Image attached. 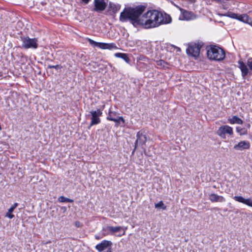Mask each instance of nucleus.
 I'll use <instances>...</instances> for the list:
<instances>
[{"label":"nucleus","instance_id":"nucleus-12","mask_svg":"<svg viewBox=\"0 0 252 252\" xmlns=\"http://www.w3.org/2000/svg\"><path fill=\"white\" fill-rule=\"evenodd\" d=\"M94 10L97 12L103 11L107 6L105 0H94Z\"/></svg>","mask_w":252,"mask_h":252},{"label":"nucleus","instance_id":"nucleus-39","mask_svg":"<svg viewBox=\"0 0 252 252\" xmlns=\"http://www.w3.org/2000/svg\"><path fill=\"white\" fill-rule=\"evenodd\" d=\"M191 2H194V0H189Z\"/></svg>","mask_w":252,"mask_h":252},{"label":"nucleus","instance_id":"nucleus-34","mask_svg":"<svg viewBox=\"0 0 252 252\" xmlns=\"http://www.w3.org/2000/svg\"><path fill=\"white\" fill-rule=\"evenodd\" d=\"M211 2H213V1H212L211 0H207V3L209 4H211Z\"/></svg>","mask_w":252,"mask_h":252},{"label":"nucleus","instance_id":"nucleus-17","mask_svg":"<svg viewBox=\"0 0 252 252\" xmlns=\"http://www.w3.org/2000/svg\"><path fill=\"white\" fill-rule=\"evenodd\" d=\"M137 139L135 142V144L137 145L138 143L139 144H144L147 141V137L145 135L143 134V133L139 131L137 133Z\"/></svg>","mask_w":252,"mask_h":252},{"label":"nucleus","instance_id":"nucleus-5","mask_svg":"<svg viewBox=\"0 0 252 252\" xmlns=\"http://www.w3.org/2000/svg\"><path fill=\"white\" fill-rule=\"evenodd\" d=\"M22 42V47L26 49H36L38 47V40L36 38H31L28 36L21 37Z\"/></svg>","mask_w":252,"mask_h":252},{"label":"nucleus","instance_id":"nucleus-35","mask_svg":"<svg viewBox=\"0 0 252 252\" xmlns=\"http://www.w3.org/2000/svg\"><path fill=\"white\" fill-rule=\"evenodd\" d=\"M142 63L141 62H138V63H137V65L138 66H140L141 65V64Z\"/></svg>","mask_w":252,"mask_h":252},{"label":"nucleus","instance_id":"nucleus-21","mask_svg":"<svg viewBox=\"0 0 252 252\" xmlns=\"http://www.w3.org/2000/svg\"><path fill=\"white\" fill-rule=\"evenodd\" d=\"M114 56L117 58H120L123 59L127 63H128L130 61L129 59L126 54L117 53L114 54Z\"/></svg>","mask_w":252,"mask_h":252},{"label":"nucleus","instance_id":"nucleus-23","mask_svg":"<svg viewBox=\"0 0 252 252\" xmlns=\"http://www.w3.org/2000/svg\"><path fill=\"white\" fill-rule=\"evenodd\" d=\"M110 8L113 10L114 12H116L120 9V5L118 4H115L112 3H110Z\"/></svg>","mask_w":252,"mask_h":252},{"label":"nucleus","instance_id":"nucleus-15","mask_svg":"<svg viewBox=\"0 0 252 252\" xmlns=\"http://www.w3.org/2000/svg\"><path fill=\"white\" fill-rule=\"evenodd\" d=\"M209 199L212 202H223L225 201L224 197L215 193L210 194L209 196Z\"/></svg>","mask_w":252,"mask_h":252},{"label":"nucleus","instance_id":"nucleus-24","mask_svg":"<svg viewBox=\"0 0 252 252\" xmlns=\"http://www.w3.org/2000/svg\"><path fill=\"white\" fill-rule=\"evenodd\" d=\"M238 15V14L233 13V12H227V13H226L222 15L224 16L228 17H230L232 19H237Z\"/></svg>","mask_w":252,"mask_h":252},{"label":"nucleus","instance_id":"nucleus-26","mask_svg":"<svg viewBox=\"0 0 252 252\" xmlns=\"http://www.w3.org/2000/svg\"><path fill=\"white\" fill-rule=\"evenodd\" d=\"M157 65L159 67V68H164L167 67V63L164 61L163 60H160L158 61H157L156 62Z\"/></svg>","mask_w":252,"mask_h":252},{"label":"nucleus","instance_id":"nucleus-18","mask_svg":"<svg viewBox=\"0 0 252 252\" xmlns=\"http://www.w3.org/2000/svg\"><path fill=\"white\" fill-rule=\"evenodd\" d=\"M238 20L243 22L244 23L252 25V21L251 18H250L247 14H243L241 15H238Z\"/></svg>","mask_w":252,"mask_h":252},{"label":"nucleus","instance_id":"nucleus-6","mask_svg":"<svg viewBox=\"0 0 252 252\" xmlns=\"http://www.w3.org/2000/svg\"><path fill=\"white\" fill-rule=\"evenodd\" d=\"M88 41L89 43L93 47H97L101 49L116 50L118 49L116 44L114 43H105L97 42L91 39H89Z\"/></svg>","mask_w":252,"mask_h":252},{"label":"nucleus","instance_id":"nucleus-1","mask_svg":"<svg viewBox=\"0 0 252 252\" xmlns=\"http://www.w3.org/2000/svg\"><path fill=\"white\" fill-rule=\"evenodd\" d=\"M146 6L138 5L135 7L125 8L121 13L120 20L122 22L129 21L134 26H141L145 29L157 27L161 24L171 22L169 15L164 14L156 10L148 11L141 15L145 10Z\"/></svg>","mask_w":252,"mask_h":252},{"label":"nucleus","instance_id":"nucleus-8","mask_svg":"<svg viewBox=\"0 0 252 252\" xmlns=\"http://www.w3.org/2000/svg\"><path fill=\"white\" fill-rule=\"evenodd\" d=\"M91 114V122L90 127L99 124L101 122L100 117L102 115V110L97 109L90 111Z\"/></svg>","mask_w":252,"mask_h":252},{"label":"nucleus","instance_id":"nucleus-27","mask_svg":"<svg viewBox=\"0 0 252 252\" xmlns=\"http://www.w3.org/2000/svg\"><path fill=\"white\" fill-rule=\"evenodd\" d=\"M58 200L61 202H70L72 203L73 202V200L65 197L63 196H61L59 197Z\"/></svg>","mask_w":252,"mask_h":252},{"label":"nucleus","instance_id":"nucleus-22","mask_svg":"<svg viewBox=\"0 0 252 252\" xmlns=\"http://www.w3.org/2000/svg\"><path fill=\"white\" fill-rule=\"evenodd\" d=\"M155 207L157 209H161L162 210L166 209V206L163 203L162 201H160L158 203H155Z\"/></svg>","mask_w":252,"mask_h":252},{"label":"nucleus","instance_id":"nucleus-32","mask_svg":"<svg viewBox=\"0 0 252 252\" xmlns=\"http://www.w3.org/2000/svg\"><path fill=\"white\" fill-rule=\"evenodd\" d=\"M82 2H83L85 4H88L90 1L91 0H81Z\"/></svg>","mask_w":252,"mask_h":252},{"label":"nucleus","instance_id":"nucleus-19","mask_svg":"<svg viewBox=\"0 0 252 252\" xmlns=\"http://www.w3.org/2000/svg\"><path fill=\"white\" fill-rule=\"evenodd\" d=\"M228 122L230 124H239L242 125L243 123V121L240 118H239L237 116H234L231 118H229L228 119Z\"/></svg>","mask_w":252,"mask_h":252},{"label":"nucleus","instance_id":"nucleus-4","mask_svg":"<svg viewBox=\"0 0 252 252\" xmlns=\"http://www.w3.org/2000/svg\"><path fill=\"white\" fill-rule=\"evenodd\" d=\"M203 45L202 42H193L188 44L186 50L187 53L194 58L197 57L200 53V49Z\"/></svg>","mask_w":252,"mask_h":252},{"label":"nucleus","instance_id":"nucleus-37","mask_svg":"<svg viewBox=\"0 0 252 252\" xmlns=\"http://www.w3.org/2000/svg\"><path fill=\"white\" fill-rule=\"evenodd\" d=\"M112 252V251L109 250L106 251V252Z\"/></svg>","mask_w":252,"mask_h":252},{"label":"nucleus","instance_id":"nucleus-30","mask_svg":"<svg viewBox=\"0 0 252 252\" xmlns=\"http://www.w3.org/2000/svg\"><path fill=\"white\" fill-rule=\"evenodd\" d=\"M213 1H215L218 3H224V0H211Z\"/></svg>","mask_w":252,"mask_h":252},{"label":"nucleus","instance_id":"nucleus-9","mask_svg":"<svg viewBox=\"0 0 252 252\" xmlns=\"http://www.w3.org/2000/svg\"><path fill=\"white\" fill-rule=\"evenodd\" d=\"M181 14L179 16V20L189 21L194 20L196 18V15L192 12L180 8Z\"/></svg>","mask_w":252,"mask_h":252},{"label":"nucleus","instance_id":"nucleus-36","mask_svg":"<svg viewBox=\"0 0 252 252\" xmlns=\"http://www.w3.org/2000/svg\"><path fill=\"white\" fill-rule=\"evenodd\" d=\"M104 107H105V105H103L102 106V108L101 109H100V110H102V111L103 110V109L104 108Z\"/></svg>","mask_w":252,"mask_h":252},{"label":"nucleus","instance_id":"nucleus-10","mask_svg":"<svg viewBox=\"0 0 252 252\" xmlns=\"http://www.w3.org/2000/svg\"><path fill=\"white\" fill-rule=\"evenodd\" d=\"M112 243L110 241L103 240L101 242L95 246V249L99 252H102L106 250V251L112 250Z\"/></svg>","mask_w":252,"mask_h":252},{"label":"nucleus","instance_id":"nucleus-38","mask_svg":"<svg viewBox=\"0 0 252 252\" xmlns=\"http://www.w3.org/2000/svg\"><path fill=\"white\" fill-rule=\"evenodd\" d=\"M223 8L224 9H226L227 8V7H225L224 6V5H223Z\"/></svg>","mask_w":252,"mask_h":252},{"label":"nucleus","instance_id":"nucleus-11","mask_svg":"<svg viewBox=\"0 0 252 252\" xmlns=\"http://www.w3.org/2000/svg\"><path fill=\"white\" fill-rule=\"evenodd\" d=\"M116 116L117 113L112 111L111 108H110L106 119L108 120L113 121L116 123H119L120 122H122L123 124H125V121L122 117H118L116 118Z\"/></svg>","mask_w":252,"mask_h":252},{"label":"nucleus","instance_id":"nucleus-31","mask_svg":"<svg viewBox=\"0 0 252 252\" xmlns=\"http://www.w3.org/2000/svg\"><path fill=\"white\" fill-rule=\"evenodd\" d=\"M48 67L49 68H55V69H58L59 68V65H48Z\"/></svg>","mask_w":252,"mask_h":252},{"label":"nucleus","instance_id":"nucleus-3","mask_svg":"<svg viewBox=\"0 0 252 252\" xmlns=\"http://www.w3.org/2000/svg\"><path fill=\"white\" fill-rule=\"evenodd\" d=\"M126 227H125L123 226H107L105 227H104L102 229V231H104L103 236H105L106 235L109 234H115L116 233H119L118 234H117V236L118 237H121L125 234V232L126 229Z\"/></svg>","mask_w":252,"mask_h":252},{"label":"nucleus","instance_id":"nucleus-33","mask_svg":"<svg viewBox=\"0 0 252 252\" xmlns=\"http://www.w3.org/2000/svg\"><path fill=\"white\" fill-rule=\"evenodd\" d=\"M103 233H104V231H103ZM103 236H104L103 235L102 236L100 237V236H98V235H95V239H101V238H102V237H103Z\"/></svg>","mask_w":252,"mask_h":252},{"label":"nucleus","instance_id":"nucleus-7","mask_svg":"<svg viewBox=\"0 0 252 252\" xmlns=\"http://www.w3.org/2000/svg\"><path fill=\"white\" fill-rule=\"evenodd\" d=\"M217 133L221 138L225 139L227 134L229 136H232L233 134V130L232 127L227 125H223L219 128Z\"/></svg>","mask_w":252,"mask_h":252},{"label":"nucleus","instance_id":"nucleus-28","mask_svg":"<svg viewBox=\"0 0 252 252\" xmlns=\"http://www.w3.org/2000/svg\"><path fill=\"white\" fill-rule=\"evenodd\" d=\"M247 63L250 69L252 70V58L249 59L247 61Z\"/></svg>","mask_w":252,"mask_h":252},{"label":"nucleus","instance_id":"nucleus-29","mask_svg":"<svg viewBox=\"0 0 252 252\" xmlns=\"http://www.w3.org/2000/svg\"><path fill=\"white\" fill-rule=\"evenodd\" d=\"M139 60L145 62L147 61L148 60V58L144 56H140L139 58Z\"/></svg>","mask_w":252,"mask_h":252},{"label":"nucleus","instance_id":"nucleus-2","mask_svg":"<svg viewBox=\"0 0 252 252\" xmlns=\"http://www.w3.org/2000/svg\"><path fill=\"white\" fill-rule=\"evenodd\" d=\"M207 57L211 60L220 61L223 60L225 54L224 51L217 46H211L207 50Z\"/></svg>","mask_w":252,"mask_h":252},{"label":"nucleus","instance_id":"nucleus-14","mask_svg":"<svg viewBox=\"0 0 252 252\" xmlns=\"http://www.w3.org/2000/svg\"><path fill=\"white\" fill-rule=\"evenodd\" d=\"M238 67L241 71L242 76L243 78H244L249 73V69L247 66L248 65L247 64H246L243 62L241 61H239L238 62Z\"/></svg>","mask_w":252,"mask_h":252},{"label":"nucleus","instance_id":"nucleus-25","mask_svg":"<svg viewBox=\"0 0 252 252\" xmlns=\"http://www.w3.org/2000/svg\"><path fill=\"white\" fill-rule=\"evenodd\" d=\"M236 130L240 135H244L247 134V130L245 128L236 127Z\"/></svg>","mask_w":252,"mask_h":252},{"label":"nucleus","instance_id":"nucleus-20","mask_svg":"<svg viewBox=\"0 0 252 252\" xmlns=\"http://www.w3.org/2000/svg\"><path fill=\"white\" fill-rule=\"evenodd\" d=\"M18 206V203H15L8 210L5 217L9 218L11 219L14 218V216L11 213L13 212L14 210Z\"/></svg>","mask_w":252,"mask_h":252},{"label":"nucleus","instance_id":"nucleus-13","mask_svg":"<svg viewBox=\"0 0 252 252\" xmlns=\"http://www.w3.org/2000/svg\"><path fill=\"white\" fill-rule=\"evenodd\" d=\"M250 148V143L248 141H241L234 146V149L238 151L248 150Z\"/></svg>","mask_w":252,"mask_h":252},{"label":"nucleus","instance_id":"nucleus-16","mask_svg":"<svg viewBox=\"0 0 252 252\" xmlns=\"http://www.w3.org/2000/svg\"><path fill=\"white\" fill-rule=\"evenodd\" d=\"M233 199L237 202L242 203L252 207V199L250 198L245 199L241 196H235L233 197Z\"/></svg>","mask_w":252,"mask_h":252}]
</instances>
